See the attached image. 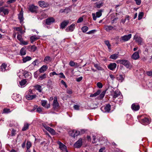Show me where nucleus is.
Masks as SVG:
<instances>
[{
	"mask_svg": "<svg viewBox=\"0 0 152 152\" xmlns=\"http://www.w3.org/2000/svg\"><path fill=\"white\" fill-rule=\"evenodd\" d=\"M12 97L16 102H19L21 100V97L19 94H14Z\"/></svg>",
	"mask_w": 152,
	"mask_h": 152,
	"instance_id": "15",
	"label": "nucleus"
},
{
	"mask_svg": "<svg viewBox=\"0 0 152 152\" xmlns=\"http://www.w3.org/2000/svg\"><path fill=\"white\" fill-rule=\"evenodd\" d=\"M39 5L42 7L45 8L48 7L49 4L44 1H40L39 2Z\"/></svg>",
	"mask_w": 152,
	"mask_h": 152,
	"instance_id": "18",
	"label": "nucleus"
},
{
	"mask_svg": "<svg viewBox=\"0 0 152 152\" xmlns=\"http://www.w3.org/2000/svg\"><path fill=\"white\" fill-rule=\"evenodd\" d=\"M95 4H96V7L97 8H99L103 6V3L102 2H96L95 3Z\"/></svg>",
	"mask_w": 152,
	"mask_h": 152,
	"instance_id": "38",
	"label": "nucleus"
},
{
	"mask_svg": "<svg viewBox=\"0 0 152 152\" xmlns=\"http://www.w3.org/2000/svg\"><path fill=\"white\" fill-rule=\"evenodd\" d=\"M47 101L45 100H42L41 101V104L44 107L48 109L50 107V104H47Z\"/></svg>",
	"mask_w": 152,
	"mask_h": 152,
	"instance_id": "13",
	"label": "nucleus"
},
{
	"mask_svg": "<svg viewBox=\"0 0 152 152\" xmlns=\"http://www.w3.org/2000/svg\"><path fill=\"white\" fill-rule=\"evenodd\" d=\"M55 22V19L53 17H50L46 20L45 23L47 25H50L54 23Z\"/></svg>",
	"mask_w": 152,
	"mask_h": 152,
	"instance_id": "9",
	"label": "nucleus"
},
{
	"mask_svg": "<svg viewBox=\"0 0 152 152\" xmlns=\"http://www.w3.org/2000/svg\"><path fill=\"white\" fill-rule=\"evenodd\" d=\"M83 143L82 138L79 139L74 144V146L76 148H80L82 145Z\"/></svg>",
	"mask_w": 152,
	"mask_h": 152,
	"instance_id": "10",
	"label": "nucleus"
},
{
	"mask_svg": "<svg viewBox=\"0 0 152 152\" xmlns=\"http://www.w3.org/2000/svg\"><path fill=\"white\" fill-rule=\"evenodd\" d=\"M75 26V25L72 24L70 25V26L68 27L66 29V31L67 32L72 31H73Z\"/></svg>",
	"mask_w": 152,
	"mask_h": 152,
	"instance_id": "20",
	"label": "nucleus"
},
{
	"mask_svg": "<svg viewBox=\"0 0 152 152\" xmlns=\"http://www.w3.org/2000/svg\"><path fill=\"white\" fill-rule=\"evenodd\" d=\"M15 29L16 31H20L21 33H22V29L20 27H17Z\"/></svg>",
	"mask_w": 152,
	"mask_h": 152,
	"instance_id": "59",
	"label": "nucleus"
},
{
	"mask_svg": "<svg viewBox=\"0 0 152 152\" xmlns=\"http://www.w3.org/2000/svg\"><path fill=\"white\" fill-rule=\"evenodd\" d=\"M52 105L53 108L55 109H57L59 107V104L58 102L57 98L56 96H55L54 98Z\"/></svg>",
	"mask_w": 152,
	"mask_h": 152,
	"instance_id": "4",
	"label": "nucleus"
},
{
	"mask_svg": "<svg viewBox=\"0 0 152 152\" xmlns=\"http://www.w3.org/2000/svg\"><path fill=\"white\" fill-rule=\"evenodd\" d=\"M45 128L48 131L52 134L54 135L55 134L54 130L48 126L45 125L44 126Z\"/></svg>",
	"mask_w": 152,
	"mask_h": 152,
	"instance_id": "19",
	"label": "nucleus"
},
{
	"mask_svg": "<svg viewBox=\"0 0 152 152\" xmlns=\"http://www.w3.org/2000/svg\"><path fill=\"white\" fill-rule=\"evenodd\" d=\"M16 134V130L13 129H12L11 133V136H14Z\"/></svg>",
	"mask_w": 152,
	"mask_h": 152,
	"instance_id": "56",
	"label": "nucleus"
},
{
	"mask_svg": "<svg viewBox=\"0 0 152 152\" xmlns=\"http://www.w3.org/2000/svg\"><path fill=\"white\" fill-rule=\"evenodd\" d=\"M140 106L134 103L131 106V108L132 110L135 111H137L140 109Z\"/></svg>",
	"mask_w": 152,
	"mask_h": 152,
	"instance_id": "25",
	"label": "nucleus"
},
{
	"mask_svg": "<svg viewBox=\"0 0 152 152\" xmlns=\"http://www.w3.org/2000/svg\"><path fill=\"white\" fill-rule=\"evenodd\" d=\"M30 125V124L27 123H25L24 124V126L22 128V130L23 131H25L28 128V127Z\"/></svg>",
	"mask_w": 152,
	"mask_h": 152,
	"instance_id": "32",
	"label": "nucleus"
},
{
	"mask_svg": "<svg viewBox=\"0 0 152 152\" xmlns=\"http://www.w3.org/2000/svg\"><path fill=\"white\" fill-rule=\"evenodd\" d=\"M40 37L39 36H36V35L31 36L30 38L31 42L33 43L36 40L39 39Z\"/></svg>",
	"mask_w": 152,
	"mask_h": 152,
	"instance_id": "21",
	"label": "nucleus"
},
{
	"mask_svg": "<svg viewBox=\"0 0 152 152\" xmlns=\"http://www.w3.org/2000/svg\"><path fill=\"white\" fill-rule=\"evenodd\" d=\"M117 63L123 64L128 68L130 67V63L127 60H119L117 61Z\"/></svg>",
	"mask_w": 152,
	"mask_h": 152,
	"instance_id": "1",
	"label": "nucleus"
},
{
	"mask_svg": "<svg viewBox=\"0 0 152 152\" xmlns=\"http://www.w3.org/2000/svg\"><path fill=\"white\" fill-rule=\"evenodd\" d=\"M20 54L21 56H24L26 54V48L23 47L21 49L20 51Z\"/></svg>",
	"mask_w": 152,
	"mask_h": 152,
	"instance_id": "33",
	"label": "nucleus"
},
{
	"mask_svg": "<svg viewBox=\"0 0 152 152\" xmlns=\"http://www.w3.org/2000/svg\"><path fill=\"white\" fill-rule=\"evenodd\" d=\"M57 143L59 145V148L62 150L63 152H68L67 150L66 146L60 141H58Z\"/></svg>",
	"mask_w": 152,
	"mask_h": 152,
	"instance_id": "8",
	"label": "nucleus"
},
{
	"mask_svg": "<svg viewBox=\"0 0 152 152\" xmlns=\"http://www.w3.org/2000/svg\"><path fill=\"white\" fill-rule=\"evenodd\" d=\"M18 19L20 20V23H21L24 20V18L23 17V13L22 9L21 10L18 15Z\"/></svg>",
	"mask_w": 152,
	"mask_h": 152,
	"instance_id": "16",
	"label": "nucleus"
},
{
	"mask_svg": "<svg viewBox=\"0 0 152 152\" xmlns=\"http://www.w3.org/2000/svg\"><path fill=\"white\" fill-rule=\"evenodd\" d=\"M105 44L107 46L108 49L109 50H110V46L111 45L109 42L108 41H105L104 42Z\"/></svg>",
	"mask_w": 152,
	"mask_h": 152,
	"instance_id": "48",
	"label": "nucleus"
},
{
	"mask_svg": "<svg viewBox=\"0 0 152 152\" xmlns=\"http://www.w3.org/2000/svg\"><path fill=\"white\" fill-rule=\"evenodd\" d=\"M31 73L29 72H26L24 75L25 78L27 79H30L31 78Z\"/></svg>",
	"mask_w": 152,
	"mask_h": 152,
	"instance_id": "40",
	"label": "nucleus"
},
{
	"mask_svg": "<svg viewBox=\"0 0 152 152\" xmlns=\"http://www.w3.org/2000/svg\"><path fill=\"white\" fill-rule=\"evenodd\" d=\"M118 54H114L111 55L110 57V58L113 59L115 60L116 59L118 58Z\"/></svg>",
	"mask_w": 152,
	"mask_h": 152,
	"instance_id": "41",
	"label": "nucleus"
},
{
	"mask_svg": "<svg viewBox=\"0 0 152 152\" xmlns=\"http://www.w3.org/2000/svg\"><path fill=\"white\" fill-rule=\"evenodd\" d=\"M74 108L75 109L78 110H79V106L77 105H75L74 107Z\"/></svg>",
	"mask_w": 152,
	"mask_h": 152,
	"instance_id": "62",
	"label": "nucleus"
},
{
	"mask_svg": "<svg viewBox=\"0 0 152 152\" xmlns=\"http://www.w3.org/2000/svg\"><path fill=\"white\" fill-rule=\"evenodd\" d=\"M146 74L148 76H152V69L150 71H147L146 72Z\"/></svg>",
	"mask_w": 152,
	"mask_h": 152,
	"instance_id": "58",
	"label": "nucleus"
},
{
	"mask_svg": "<svg viewBox=\"0 0 152 152\" xmlns=\"http://www.w3.org/2000/svg\"><path fill=\"white\" fill-rule=\"evenodd\" d=\"M144 15V13L143 12H140L138 15V19L139 20H141L143 16Z\"/></svg>",
	"mask_w": 152,
	"mask_h": 152,
	"instance_id": "47",
	"label": "nucleus"
},
{
	"mask_svg": "<svg viewBox=\"0 0 152 152\" xmlns=\"http://www.w3.org/2000/svg\"><path fill=\"white\" fill-rule=\"evenodd\" d=\"M7 67V64L5 63L2 64L0 68V71L2 72H4L6 70V68Z\"/></svg>",
	"mask_w": 152,
	"mask_h": 152,
	"instance_id": "30",
	"label": "nucleus"
},
{
	"mask_svg": "<svg viewBox=\"0 0 152 152\" xmlns=\"http://www.w3.org/2000/svg\"><path fill=\"white\" fill-rule=\"evenodd\" d=\"M10 109L9 108H5L3 110V113H8L10 112Z\"/></svg>",
	"mask_w": 152,
	"mask_h": 152,
	"instance_id": "49",
	"label": "nucleus"
},
{
	"mask_svg": "<svg viewBox=\"0 0 152 152\" xmlns=\"http://www.w3.org/2000/svg\"><path fill=\"white\" fill-rule=\"evenodd\" d=\"M151 121V120L148 118H145L142 119L140 121V123L144 125H147L149 124Z\"/></svg>",
	"mask_w": 152,
	"mask_h": 152,
	"instance_id": "11",
	"label": "nucleus"
},
{
	"mask_svg": "<svg viewBox=\"0 0 152 152\" xmlns=\"http://www.w3.org/2000/svg\"><path fill=\"white\" fill-rule=\"evenodd\" d=\"M31 146V143L30 141H27L26 143L27 150H30L29 148Z\"/></svg>",
	"mask_w": 152,
	"mask_h": 152,
	"instance_id": "42",
	"label": "nucleus"
},
{
	"mask_svg": "<svg viewBox=\"0 0 152 152\" xmlns=\"http://www.w3.org/2000/svg\"><path fill=\"white\" fill-rule=\"evenodd\" d=\"M46 78V75L45 74H44L42 75L39 76L38 79L40 80H43L45 79Z\"/></svg>",
	"mask_w": 152,
	"mask_h": 152,
	"instance_id": "43",
	"label": "nucleus"
},
{
	"mask_svg": "<svg viewBox=\"0 0 152 152\" xmlns=\"http://www.w3.org/2000/svg\"><path fill=\"white\" fill-rule=\"evenodd\" d=\"M105 92L104 91H103L99 95V98L100 99H102L103 98L105 95Z\"/></svg>",
	"mask_w": 152,
	"mask_h": 152,
	"instance_id": "50",
	"label": "nucleus"
},
{
	"mask_svg": "<svg viewBox=\"0 0 152 152\" xmlns=\"http://www.w3.org/2000/svg\"><path fill=\"white\" fill-rule=\"evenodd\" d=\"M134 39L138 43L139 45H141L143 42V39L137 34H136L134 37Z\"/></svg>",
	"mask_w": 152,
	"mask_h": 152,
	"instance_id": "2",
	"label": "nucleus"
},
{
	"mask_svg": "<svg viewBox=\"0 0 152 152\" xmlns=\"http://www.w3.org/2000/svg\"><path fill=\"white\" fill-rule=\"evenodd\" d=\"M36 97V95H31V94H28L26 96V99L28 100L33 99L35 98Z\"/></svg>",
	"mask_w": 152,
	"mask_h": 152,
	"instance_id": "24",
	"label": "nucleus"
},
{
	"mask_svg": "<svg viewBox=\"0 0 152 152\" xmlns=\"http://www.w3.org/2000/svg\"><path fill=\"white\" fill-rule=\"evenodd\" d=\"M111 106L108 104L105 106L102 107L101 110L104 113H109L110 110Z\"/></svg>",
	"mask_w": 152,
	"mask_h": 152,
	"instance_id": "3",
	"label": "nucleus"
},
{
	"mask_svg": "<svg viewBox=\"0 0 152 152\" xmlns=\"http://www.w3.org/2000/svg\"><path fill=\"white\" fill-rule=\"evenodd\" d=\"M35 88L39 92H41L42 90V87L41 86L37 85L34 86Z\"/></svg>",
	"mask_w": 152,
	"mask_h": 152,
	"instance_id": "35",
	"label": "nucleus"
},
{
	"mask_svg": "<svg viewBox=\"0 0 152 152\" xmlns=\"http://www.w3.org/2000/svg\"><path fill=\"white\" fill-rule=\"evenodd\" d=\"M51 58L49 56L45 57L44 60L43 61L46 64L49 63L51 61Z\"/></svg>",
	"mask_w": 152,
	"mask_h": 152,
	"instance_id": "29",
	"label": "nucleus"
},
{
	"mask_svg": "<svg viewBox=\"0 0 152 152\" xmlns=\"http://www.w3.org/2000/svg\"><path fill=\"white\" fill-rule=\"evenodd\" d=\"M140 56L138 52H134L132 55V58L134 60H137L139 58Z\"/></svg>",
	"mask_w": 152,
	"mask_h": 152,
	"instance_id": "22",
	"label": "nucleus"
},
{
	"mask_svg": "<svg viewBox=\"0 0 152 152\" xmlns=\"http://www.w3.org/2000/svg\"><path fill=\"white\" fill-rule=\"evenodd\" d=\"M37 7L32 4L29 6V10L32 12L36 13L37 12Z\"/></svg>",
	"mask_w": 152,
	"mask_h": 152,
	"instance_id": "12",
	"label": "nucleus"
},
{
	"mask_svg": "<svg viewBox=\"0 0 152 152\" xmlns=\"http://www.w3.org/2000/svg\"><path fill=\"white\" fill-rule=\"evenodd\" d=\"M118 80L121 81H122L124 79L123 76L121 75H119V76L118 77Z\"/></svg>",
	"mask_w": 152,
	"mask_h": 152,
	"instance_id": "53",
	"label": "nucleus"
},
{
	"mask_svg": "<svg viewBox=\"0 0 152 152\" xmlns=\"http://www.w3.org/2000/svg\"><path fill=\"white\" fill-rule=\"evenodd\" d=\"M28 49L30 51L34 52L37 49V47L35 45L29 46L28 47Z\"/></svg>",
	"mask_w": 152,
	"mask_h": 152,
	"instance_id": "31",
	"label": "nucleus"
},
{
	"mask_svg": "<svg viewBox=\"0 0 152 152\" xmlns=\"http://www.w3.org/2000/svg\"><path fill=\"white\" fill-rule=\"evenodd\" d=\"M37 60H35L33 62L32 64H33L34 66L37 65L38 64L37 63Z\"/></svg>",
	"mask_w": 152,
	"mask_h": 152,
	"instance_id": "64",
	"label": "nucleus"
},
{
	"mask_svg": "<svg viewBox=\"0 0 152 152\" xmlns=\"http://www.w3.org/2000/svg\"><path fill=\"white\" fill-rule=\"evenodd\" d=\"M69 65L71 66H75V63L73 61H71L69 63Z\"/></svg>",
	"mask_w": 152,
	"mask_h": 152,
	"instance_id": "61",
	"label": "nucleus"
},
{
	"mask_svg": "<svg viewBox=\"0 0 152 152\" xmlns=\"http://www.w3.org/2000/svg\"><path fill=\"white\" fill-rule=\"evenodd\" d=\"M102 10H99L98 12H96L95 14L94 13H92V16L93 20H96L97 18H99L102 15Z\"/></svg>",
	"mask_w": 152,
	"mask_h": 152,
	"instance_id": "5",
	"label": "nucleus"
},
{
	"mask_svg": "<svg viewBox=\"0 0 152 152\" xmlns=\"http://www.w3.org/2000/svg\"><path fill=\"white\" fill-rule=\"evenodd\" d=\"M96 30H93L88 31L87 33V34H93L95 32H96Z\"/></svg>",
	"mask_w": 152,
	"mask_h": 152,
	"instance_id": "57",
	"label": "nucleus"
},
{
	"mask_svg": "<svg viewBox=\"0 0 152 152\" xmlns=\"http://www.w3.org/2000/svg\"><path fill=\"white\" fill-rule=\"evenodd\" d=\"M121 94V92L118 90L113 91L112 94L111 95L113 96V100L115 101V99L119 96L120 97Z\"/></svg>",
	"mask_w": 152,
	"mask_h": 152,
	"instance_id": "7",
	"label": "nucleus"
},
{
	"mask_svg": "<svg viewBox=\"0 0 152 152\" xmlns=\"http://www.w3.org/2000/svg\"><path fill=\"white\" fill-rule=\"evenodd\" d=\"M27 81L25 79L19 82V86L21 87H24L26 85Z\"/></svg>",
	"mask_w": 152,
	"mask_h": 152,
	"instance_id": "27",
	"label": "nucleus"
},
{
	"mask_svg": "<svg viewBox=\"0 0 152 152\" xmlns=\"http://www.w3.org/2000/svg\"><path fill=\"white\" fill-rule=\"evenodd\" d=\"M80 132L79 131L74 130L72 131L71 136L74 137H75L80 134Z\"/></svg>",
	"mask_w": 152,
	"mask_h": 152,
	"instance_id": "26",
	"label": "nucleus"
},
{
	"mask_svg": "<svg viewBox=\"0 0 152 152\" xmlns=\"http://www.w3.org/2000/svg\"><path fill=\"white\" fill-rule=\"evenodd\" d=\"M58 74V75H59V77L61 78H65V76L64 75V74L62 72H61Z\"/></svg>",
	"mask_w": 152,
	"mask_h": 152,
	"instance_id": "55",
	"label": "nucleus"
},
{
	"mask_svg": "<svg viewBox=\"0 0 152 152\" xmlns=\"http://www.w3.org/2000/svg\"><path fill=\"white\" fill-rule=\"evenodd\" d=\"M48 69V66L47 65H43L39 69V72L41 73L44 72L46 71Z\"/></svg>",
	"mask_w": 152,
	"mask_h": 152,
	"instance_id": "23",
	"label": "nucleus"
},
{
	"mask_svg": "<svg viewBox=\"0 0 152 152\" xmlns=\"http://www.w3.org/2000/svg\"><path fill=\"white\" fill-rule=\"evenodd\" d=\"M28 44V41H25L23 39L20 42V44L21 45H26Z\"/></svg>",
	"mask_w": 152,
	"mask_h": 152,
	"instance_id": "45",
	"label": "nucleus"
},
{
	"mask_svg": "<svg viewBox=\"0 0 152 152\" xmlns=\"http://www.w3.org/2000/svg\"><path fill=\"white\" fill-rule=\"evenodd\" d=\"M88 28L86 26H84L81 28V30L83 33L86 32L88 30Z\"/></svg>",
	"mask_w": 152,
	"mask_h": 152,
	"instance_id": "44",
	"label": "nucleus"
},
{
	"mask_svg": "<svg viewBox=\"0 0 152 152\" xmlns=\"http://www.w3.org/2000/svg\"><path fill=\"white\" fill-rule=\"evenodd\" d=\"M17 39L20 41V42L23 39L22 38V36L21 34H18L17 37Z\"/></svg>",
	"mask_w": 152,
	"mask_h": 152,
	"instance_id": "52",
	"label": "nucleus"
},
{
	"mask_svg": "<svg viewBox=\"0 0 152 152\" xmlns=\"http://www.w3.org/2000/svg\"><path fill=\"white\" fill-rule=\"evenodd\" d=\"M136 3L137 5H139L141 3V0H135Z\"/></svg>",
	"mask_w": 152,
	"mask_h": 152,
	"instance_id": "63",
	"label": "nucleus"
},
{
	"mask_svg": "<svg viewBox=\"0 0 152 152\" xmlns=\"http://www.w3.org/2000/svg\"><path fill=\"white\" fill-rule=\"evenodd\" d=\"M97 86L100 88H102L103 87V85L102 83L100 82H98L96 84Z\"/></svg>",
	"mask_w": 152,
	"mask_h": 152,
	"instance_id": "51",
	"label": "nucleus"
},
{
	"mask_svg": "<svg viewBox=\"0 0 152 152\" xmlns=\"http://www.w3.org/2000/svg\"><path fill=\"white\" fill-rule=\"evenodd\" d=\"M31 59V57L28 56H27L23 58V63H26L27 61L30 60Z\"/></svg>",
	"mask_w": 152,
	"mask_h": 152,
	"instance_id": "36",
	"label": "nucleus"
},
{
	"mask_svg": "<svg viewBox=\"0 0 152 152\" xmlns=\"http://www.w3.org/2000/svg\"><path fill=\"white\" fill-rule=\"evenodd\" d=\"M117 65L115 63H111L108 66V68L111 70H113L115 69Z\"/></svg>",
	"mask_w": 152,
	"mask_h": 152,
	"instance_id": "17",
	"label": "nucleus"
},
{
	"mask_svg": "<svg viewBox=\"0 0 152 152\" xmlns=\"http://www.w3.org/2000/svg\"><path fill=\"white\" fill-rule=\"evenodd\" d=\"M2 12L3 13L4 15L8 14L9 12V11L8 9H5L3 7H2Z\"/></svg>",
	"mask_w": 152,
	"mask_h": 152,
	"instance_id": "34",
	"label": "nucleus"
},
{
	"mask_svg": "<svg viewBox=\"0 0 152 152\" xmlns=\"http://www.w3.org/2000/svg\"><path fill=\"white\" fill-rule=\"evenodd\" d=\"M69 23L68 20H65L63 21L61 24V27L62 28H65Z\"/></svg>",
	"mask_w": 152,
	"mask_h": 152,
	"instance_id": "28",
	"label": "nucleus"
},
{
	"mask_svg": "<svg viewBox=\"0 0 152 152\" xmlns=\"http://www.w3.org/2000/svg\"><path fill=\"white\" fill-rule=\"evenodd\" d=\"M123 96L122 95L120 96L119 98H118L117 100H115V102L117 103H122V102L123 101Z\"/></svg>",
	"mask_w": 152,
	"mask_h": 152,
	"instance_id": "37",
	"label": "nucleus"
},
{
	"mask_svg": "<svg viewBox=\"0 0 152 152\" xmlns=\"http://www.w3.org/2000/svg\"><path fill=\"white\" fill-rule=\"evenodd\" d=\"M100 93V90H98L95 93L93 94H91L90 96V97H95L97 95H99Z\"/></svg>",
	"mask_w": 152,
	"mask_h": 152,
	"instance_id": "39",
	"label": "nucleus"
},
{
	"mask_svg": "<svg viewBox=\"0 0 152 152\" xmlns=\"http://www.w3.org/2000/svg\"><path fill=\"white\" fill-rule=\"evenodd\" d=\"M94 66L98 70H103L102 68L97 64H94Z\"/></svg>",
	"mask_w": 152,
	"mask_h": 152,
	"instance_id": "46",
	"label": "nucleus"
},
{
	"mask_svg": "<svg viewBox=\"0 0 152 152\" xmlns=\"http://www.w3.org/2000/svg\"><path fill=\"white\" fill-rule=\"evenodd\" d=\"M58 75V74L56 72H51L50 73V77H52L54 75Z\"/></svg>",
	"mask_w": 152,
	"mask_h": 152,
	"instance_id": "54",
	"label": "nucleus"
},
{
	"mask_svg": "<svg viewBox=\"0 0 152 152\" xmlns=\"http://www.w3.org/2000/svg\"><path fill=\"white\" fill-rule=\"evenodd\" d=\"M104 29L108 32L112 30H115V28L114 27L110 25H105L104 26Z\"/></svg>",
	"mask_w": 152,
	"mask_h": 152,
	"instance_id": "14",
	"label": "nucleus"
},
{
	"mask_svg": "<svg viewBox=\"0 0 152 152\" xmlns=\"http://www.w3.org/2000/svg\"><path fill=\"white\" fill-rule=\"evenodd\" d=\"M132 37V34H129L128 35H125L121 37L120 40L121 41L126 42L128 41Z\"/></svg>",
	"mask_w": 152,
	"mask_h": 152,
	"instance_id": "6",
	"label": "nucleus"
},
{
	"mask_svg": "<svg viewBox=\"0 0 152 152\" xmlns=\"http://www.w3.org/2000/svg\"><path fill=\"white\" fill-rule=\"evenodd\" d=\"M83 20V18L82 17L80 18L77 21V23H79L82 22Z\"/></svg>",
	"mask_w": 152,
	"mask_h": 152,
	"instance_id": "60",
	"label": "nucleus"
}]
</instances>
